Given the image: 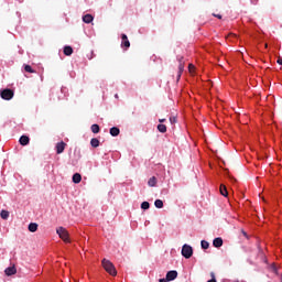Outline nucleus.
<instances>
[{"mask_svg":"<svg viewBox=\"0 0 282 282\" xmlns=\"http://www.w3.org/2000/svg\"><path fill=\"white\" fill-rule=\"evenodd\" d=\"M101 264L104 270H106V272H108V274H110L111 276H116V274H118V271H116V267L111 261L104 259L101 261Z\"/></svg>","mask_w":282,"mask_h":282,"instance_id":"f257e3e1","label":"nucleus"},{"mask_svg":"<svg viewBox=\"0 0 282 282\" xmlns=\"http://www.w3.org/2000/svg\"><path fill=\"white\" fill-rule=\"evenodd\" d=\"M56 234L58 235L59 239L63 240L64 243H70L72 240L69 239V231L64 227H58L56 229Z\"/></svg>","mask_w":282,"mask_h":282,"instance_id":"f03ea898","label":"nucleus"},{"mask_svg":"<svg viewBox=\"0 0 282 282\" xmlns=\"http://www.w3.org/2000/svg\"><path fill=\"white\" fill-rule=\"evenodd\" d=\"M0 97L2 98V100H12V98H14V90L10 88L1 89Z\"/></svg>","mask_w":282,"mask_h":282,"instance_id":"7ed1b4c3","label":"nucleus"},{"mask_svg":"<svg viewBox=\"0 0 282 282\" xmlns=\"http://www.w3.org/2000/svg\"><path fill=\"white\" fill-rule=\"evenodd\" d=\"M181 253L185 259H191V257H193V247L189 245H184L182 247Z\"/></svg>","mask_w":282,"mask_h":282,"instance_id":"20e7f679","label":"nucleus"},{"mask_svg":"<svg viewBox=\"0 0 282 282\" xmlns=\"http://www.w3.org/2000/svg\"><path fill=\"white\" fill-rule=\"evenodd\" d=\"M121 47L122 50H128L131 47V42H129V37L124 33L121 34Z\"/></svg>","mask_w":282,"mask_h":282,"instance_id":"39448f33","label":"nucleus"},{"mask_svg":"<svg viewBox=\"0 0 282 282\" xmlns=\"http://www.w3.org/2000/svg\"><path fill=\"white\" fill-rule=\"evenodd\" d=\"M177 279V271L172 270L166 273V281H175Z\"/></svg>","mask_w":282,"mask_h":282,"instance_id":"423d86ee","label":"nucleus"},{"mask_svg":"<svg viewBox=\"0 0 282 282\" xmlns=\"http://www.w3.org/2000/svg\"><path fill=\"white\" fill-rule=\"evenodd\" d=\"M65 147H67V144L65 142H63V141L58 142L56 144V153L58 155H61V153H63V151H65Z\"/></svg>","mask_w":282,"mask_h":282,"instance_id":"0eeeda50","label":"nucleus"},{"mask_svg":"<svg viewBox=\"0 0 282 282\" xmlns=\"http://www.w3.org/2000/svg\"><path fill=\"white\" fill-rule=\"evenodd\" d=\"M20 144L22 147H28V144H30V137L28 135H22L19 140Z\"/></svg>","mask_w":282,"mask_h":282,"instance_id":"6e6552de","label":"nucleus"},{"mask_svg":"<svg viewBox=\"0 0 282 282\" xmlns=\"http://www.w3.org/2000/svg\"><path fill=\"white\" fill-rule=\"evenodd\" d=\"M213 246L214 248H221V246H224V239H221L220 237L215 238L213 241Z\"/></svg>","mask_w":282,"mask_h":282,"instance_id":"1a4fd4ad","label":"nucleus"},{"mask_svg":"<svg viewBox=\"0 0 282 282\" xmlns=\"http://www.w3.org/2000/svg\"><path fill=\"white\" fill-rule=\"evenodd\" d=\"M110 135H112V138H118V135H120V128L118 127L110 128Z\"/></svg>","mask_w":282,"mask_h":282,"instance_id":"9d476101","label":"nucleus"},{"mask_svg":"<svg viewBox=\"0 0 282 282\" xmlns=\"http://www.w3.org/2000/svg\"><path fill=\"white\" fill-rule=\"evenodd\" d=\"M15 272H17V268L15 267H8L4 270V273L7 274V276H12V275H14Z\"/></svg>","mask_w":282,"mask_h":282,"instance_id":"9b49d317","label":"nucleus"},{"mask_svg":"<svg viewBox=\"0 0 282 282\" xmlns=\"http://www.w3.org/2000/svg\"><path fill=\"white\" fill-rule=\"evenodd\" d=\"M82 180H83V176L80 175V173H75V174L73 175V182H74V184H80Z\"/></svg>","mask_w":282,"mask_h":282,"instance_id":"f8f14e48","label":"nucleus"},{"mask_svg":"<svg viewBox=\"0 0 282 282\" xmlns=\"http://www.w3.org/2000/svg\"><path fill=\"white\" fill-rule=\"evenodd\" d=\"M39 230V224L36 223H30L29 224V231L30 232H36Z\"/></svg>","mask_w":282,"mask_h":282,"instance_id":"ddd939ff","label":"nucleus"},{"mask_svg":"<svg viewBox=\"0 0 282 282\" xmlns=\"http://www.w3.org/2000/svg\"><path fill=\"white\" fill-rule=\"evenodd\" d=\"M64 54L65 56H72V54H74V48H72V46H65Z\"/></svg>","mask_w":282,"mask_h":282,"instance_id":"4468645a","label":"nucleus"},{"mask_svg":"<svg viewBox=\"0 0 282 282\" xmlns=\"http://www.w3.org/2000/svg\"><path fill=\"white\" fill-rule=\"evenodd\" d=\"M83 21H84V23H91V21H94V15H91V14H85V15L83 17Z\"/></svg>","mask_w":282,"mask_h":282,"instance_id":"2eb2a0df","label":"nucleus"},{"mask_svg":"<svg viewBox=\"0 0 282 282\" xmlns=\"http://www.w3.org/2000/svg\"><path fill=\"white\" fill-rule=\"evenodd\" d=\"M90 144L94 149H98V147H100V141L96 138L90 140Z\"/></svg>","mask_w":282,"mask_h":282,"instance_id":"dca6fc26","label":"nucleus"},{"mask_svg":"<svg viewBox=\"0 0 282 282\" xmlns=\"http://www.w3.org/2000/svg\"><path fill=\"white\" fill-rule=\"evenodd\" d=\"M0 217L1 219H8V217H10V212L2 209L0 213Z\"/></svg>","mask_w":282,"mask_h":282,"instance_id":"f3484780","label":"nucleus"},{"mask_svg":"<svg viewBox=\"0 0 282 282\" xmlns=\"http://www.w3.org/2000/svg\"><path fill=\"white\" fill-rule=\"evenodd\" d=\"M220 194L223 195V197H228V189L225 185H220Z\"/></svg>","mask_w":282,"mask_h":282,"instance_id":"a211bd4d","label":"nucleus"},{"mask_svg":"<svg viewBox=\"0 0 282 282\" xmlns=\"http://www.w3.org/2000/svg\"><path fill=\"white\" fill-rule=\"evenodd\" d=\"M154 206L155 208H164V202H162V199H156Z\"/></svg>","mask_w":282,"mask_h":282,"instance_id":"6ab92c4d","label":"nucleus"},{"mask_svg":"<svg viewBox=\"0 0 282 282\" xmlns=\"http://www.w3.org/2000/svg\"><path fill=\"white\" fill-rule=\"evenodd\" d=\"M158 131H160V133H166V126L164 123H160L158 126Z\"/></svg>","mask_w":282,"mask_h":282,"instance_id":"aec40b11","label":"nucleus"},{"mask_svg":"<svg viewBox=\"0 0 282 282\" xmlns=\"http://www.w3.org/2000/svg\"><path fill=\"white\" fill-rule=\"evenodd\" d=\"M200 246H202L203 250H208V248H210V243H208V241H206V240H202Z\"/></svg>","mask_w":282,"mask_h":282,"instance_id":"412c9836","label":"nucleus"},{"mask_svg":"<svg viewBox=\"0 0 282 282\" xmlns=\"http://www.w3.org/2000/svg\"><path fill=\"white\" fill-rule=\"evenodd\" d=\"M91 131H93V133H100V126L94 123L91 126Z\"/></svg>","mask_w":282,"mask_h":282,"instance_id":"4be33fe9","label":"nucleus"},{"mask_svg":"<svg viewBox=\"0 0 282 282\" xmlns=\"http://www.w3.org/2000/svg\"><path fill=\"white\" fill-rule=\"evenodd\" d=\"M149 186H155V184H158V180L155 178V176H152L149 181H148Z\"/></svg>","mask_w":282,"mask_h":282,"instance_id":"5701e85b","label":"nucleus"},{"mask_svg":"<svg viewBox=\"0 0 282 282\" xmlns=\"http://www.w3.org/2000/svg\"><path fill=\"white\" fill-rule=\"evenodd\" d=\"M141 208L142 210H149V208H151V204H149V202H143L141 204Z\"/></svg>","mask_w":282,"mask_h":282,"instance_id":"b1692460","label":"nucleus"},{"mask_svg":"<svg viewBox=\"0 0 282 282\" xmlns=\"http://www.w3.org/2000/svg\"><path fill=\"white\" fill-rule=\"evenodd\" d=\"M24 72H28V74H34V69L30 65L24 66Z\"/></svg>","mask_w":282,"mask_h":282,"instance_id":"393cba45","label":"nucleus"},{"mask_svg":"<svg viewBox=\"0 0 282 282\" xmlns=\"http://www.w3.org/2000/svg\"><path fill=\"white\" fill-rule=\"evenodd\" d=\"M182 72H184V66H183L182 64H180V66H178L177 80H180V78H182Z\"/></svg>","mask_w":282,"mask_h":282,"instance_id":"a878e982","label":"nucleus"},{"mask_svg":"<svg viewBox=\"0 0 282 282\" xmlns=\"http://www.w3.org/2000/svg\"><path fill=\"white\" fill-rule=\"evenodd\" d=\"M171 124H175L177 122V117H170Z\"/></svg>","mask_w":282,"mask_h":282,"instance_id":"bb28decb","label":"nucleus"},{"mask_svg":"<svg viewBox=\"0 0 282 282\" xmlns=\"http://www.w3.org/2000/svg\"><path fill=\"white\" fill-rule=\"evenodd\" d=\"M212 280L207 281V282H217V280L215 279V273H210Z\"/></svg>","mask_w":282,"mask_h":282,"instance_id":"cd10ccee","label":"nucleus"},{"mask_svg":"<svg viewBox=\"0 0 282 282\" xmlns=\"http://www.w3.org/2000/svg\"><path fill=\"white\" fill-rule=\"evenodd\" d=\"M213 17H215L216 19H221V14H213Z\"/></svg>","mask_w":282,"mask_h":282,"instance_id":"c85d7f7f","label":"nucleus"},{"mask_svg":"<svg viewBox=\"0 0 282 282\" xmlns=\"http://www.w3.org/2000/svg\"><path fill=\"white\" fill-rule=\"evenodd\" d=\"M159 122L162 124L163 122H166V119H159Z\"/></svg>","mask_w":282,"mask_h":282,"instance_id":"c756f323","label":"nucleus"},{"mask_svg":"<svg viewBox=\"0 0 282 282\" xmlns=\"http://www.w3.org/2000/svg\"><path fill=\"white\" fill-rule=\"evenodd\" d=\"M278 65H282V58H278Z\"/></svg>","mask_w":282,"mask_h":282,"instance_id":"7c9ffc66","label":"nucleus"},{"mask_svg":"<svg viewBox=\"0 0 282 282\" xmlns=\"http://www.w3.org/2000/svg\"><path fill=\"white\" fill-rule=\"evenodd\" d=\"M166 281H169V280H166V279H160L159 280V282H166Z\"/></svg>","mask_w":282,"mask_h":282,"instance_id":"2f4dec72","label":"nucleus"},{"mask_svg":"<svg viewBox=\"0 0 282 282\" xmlns=\"http://www.w3.org/2000/svg\"><path fill=\"white\" fill-rule=\"evenodd\" d=\"M251 3H253V6H257V2H254V1H252V0H251Z\"/></svg>","mask_w":282,"mask_h":282,"instance_id":"473e14b6","label":"nucleus"},{"mask_svg":"<svg viewBox=\"0 0 282 282\" xmlns=\"http://www.w3.org/2000/svg\"><path fill=\"white\" fill-rule=\"evenodd\" d=\"M243 236H245V237H247V236H248V234L243 232Z\"/></svg>","mask_w":282,"mask_h":282,"instance_id":"72a5a7b5","label":"nucleus"},{"mask_svg":"<svg viewBox=\"0 0 282 282\" xmlns=\"http://www.w3.org/2000/svg\"><path fill=\"white\" fill-rule=\"evenodd\" d=\"M115 98H118V95H115Z\"/></svg>","mask_w":282,"mask_h":282,"instance_id":"f704fd0d","label":"nucleus"}]
</instances>
